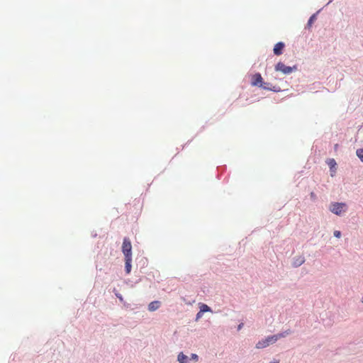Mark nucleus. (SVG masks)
<instances>
[{"instance_id": "1", "label": "nucleus", "mask_w": 363, "mask_h": 363, "mask_svg": "<svg viewBox=\"0 0 363 363\" xmlns=\"http://www.w3.org/2000/svg\"><path fill=\"white\" fill-rule=\"evenodd\" d=\"M290 333H291L290 330H286L281 333L269 336V337H266L264 340L259 341L256 344V348L262 349V348L267 347L270 344H273V343L276 342L279 339L286 337L287 335L290 334Z\"/></svg>"}, {"instance_id": "2", "label": "nucleus", "mask_w": 363, "mask_h": 363, "mask_svg": "<svg viewBox=\"0 0 363 363\" xmlns=\"http://www.w3.org/2000/svg\"><path fill=\"white\" fill-rule=\"evenodd\" d=\"M347 206L345 203H333L330 206V210L336 215H340L346 211Z\"/></svg>"}, {"instance_id": "3", "label": "nucleus", "mask_w": 363, "mask_h": 363, "mask_svg": "<svg viewBox=\"0 0 363 363\" xmlns=\"http://www.w3.org/2000/svg\"><path fill=\"white\" fill-rule=\"evenodd\" d=\"M275 70L277 72H281L284 74H289L291 73L293 71L296 70V67H289L285 65L284 63L279 62L275 66Z\"/></svg>"}, {"instance_id": "4", "label": "nucleus", "mask_w": 363, "mask_h": 363, "mask_svg": "<svg viewBox=\"0 0 363 363\" xmlns=\"http://www.w3.org/2000/svg\"><path fill=\"white\" fill-rule=\"evenodd\" d=\"M132 245L130 240L127 238L123 239L122 251L125 257H132Z\"/></svg>"}, {"instance_id": "5", "label": "nucleus", "mask_w": 363, "mask_h": 363, "mask_svg": "<svg viewBox=\"0 0 363 363\" xmlns=\"http://www.w3.org/2000/svg\"><path fill=\"white\" fill-rule=\"evenodd\" d=\"M251 84L252 86L262 87L264 89H270L269 87L263 84L262 77L259 73H257L252 76Z\"/></svg>"}, {"instance_id": "6", "label": "nucleus", "mask_w": 363, "mask_h": 363, "mask_svg": "<svg viewBox=\"0 0 363 363\" xmlns=\"http://www.w3.org/2000/svg\"><path fill=\"white\" fill-rule=\"evenodd\" d=\"M284 46H285V45L282 42H279L277 44H275L274 47V50H273L274 55H281L283 52Z\"/></svg>"}, {"instance_id": "7", "label": "nucleus", "mask_w": 363, "mask_h": 363, "mask_svg": "<svg viewBox=\"0 0 363 363\" xmlns=\"http://www.w3.org/2000/svg\"><path fill=\"white\" fill-rule=\"evenodd\" d=\"M132 257H125V269L126 274H129L131 271Z\"/></svg>"}, {"instance_id": "8", "label": "nucleus", "mask_w": 363, "mask_h": 363, "mask_svg": "<svg viewBox=\"0 0 363 363\" xmlns=\"http://www.w3.org/2000/svg\"><path fill=\"white\" fill-rule=\"evenodd\" d=\"M160 306V302L155 301L151 302L148 306V310L150 311H155Z\"/></svg>"}, {"instance_id": "9", "label": "nucleus", "mask_w": 363, "mask_h": 363, "mask_svg": "<svg viewBox=\"0 0 363 363\" xmlns=\"http://www.w3.org/2000/svg\"><path fill=\"white\" fill-rule=\"evenodd\" d=\"M187 356L184 354L182 352H180L178 354L177 359L179 362V363H187Z\"/></svg>"}, {"instance_id": "10", "label": "nucleus", "mask_w": 363, "mask_h": 363, "mask_svg": "<svg viewBox=\"0 0 363 363\" xmlns=\"http://www.w3.org/2000/svg\"><path fill=\"white\" fill-rule=\"evenodd\" d=\"M316 20V16L315 14H313L312 15L308 21V23H307V26L308 28L311 27L312 24L313 23V22Z\"/></svg>"}, {"instance_id": "11", "label": "nucleus", "mask_w": 363, "mask_h": 363, "mask_svg": "<svg viewBox=\"0 0 363 363\" xmlns=\"http://www.w3.org/2000/svg\"><path fill=\"white\" fill-rule=\"evenodd\" d=\"M303 262H304V259H303V257H301L298 259H297L296 261L294 262V266L298 267V266L301 265Z\"/></svg>"}, {"instance_id": "12", "label": "nucleus", "mask_w": 363, "mask_h": 363, "mask_svg": "<svg viewBox=\"0 0 363 363\" xmlns=\"http://www.w3.org/2000/svg\"><path fill=\"white\" fill-rule=\"evenodd\" d=\"M357 157L363 162V149H358L356 152Z\"/></svg>"}, {"instance_id": "13", "label": "nucleus", "mask_w": 363, "mask_h": 363, "mask_svg": "<svg viewBox=\"0 0 363 363\" xmlns=\"http://www.w3.org/2000/svg\"><path fill=\"white\" fill-rule=\"evenodd\" d=\"M200 308L201 312H207L210 311V308L206 304H203Z\"/></svg>"}, {"instance_id": "14", "label": "nucleus", "mask_w": 363, "mask_h": 363, "mask_svg": "<svg viewBox=\"0 0 363 363\" xmlns=\"http://www.w3.org/2000/svg\"><path fill=\"white\" fill-rule=\"evenodd\" d=\"M191 359L196 362V361H198V359H199V357H198V355H197V354H192L191 355Z\"/></svg>"}, {"instance_id": "15", "label": "nucleus", "mask_w": 363, "mask_h": 363, "mask_svg": "<svg viewBox=\"0 0 363 363\" xmlns=\"http://www.w3.org/2000/svg\"><path fill=\"white\" fill-rule=\"evenodd\" d=\"M328 164L330 166V167H334L336 164V162H335L334 159H332V160H330Z\"/></svg>"}, {"instance_id": "16", "label": "nucleus", "mask_w": 363, "mask_h": 363, "mask_svg": "<svg viewBox=\"0 0 363 363\" xmlns=\"http://www.w3.org/2000/svg\"><path fill=\"white\" fill-rule=\"evenodd\" d=\"M334 235H335V237H336V238H340V236H341V233H340V231H339V230H335V231L334 232Z\"/></svg>"}, {"instance_id": "17", "label": "nucleus", "mask_w": 363, "mask_h": 363, "mask_svg": "<svg viewBox=\"0 0 363 363\" xmlns=\"http://www.w3.org/2000/svg\"><path fill=\"white\" fill-rule=\"evenodd\" d=\"M242 324L239 325H238V330H240L242 328Z\"/></svg>"}, {"instance_id": "18", "label": "nucleus", "mask_w": 363, "mask_h": 363, "mask_svg": "<svg viewBox=\"0 0 363 363\" xmlns=\"http://www.w3.org/2000/svg\"><path fill=\"white\" fill-rule=\"evenodd\" d=\"M311 197H314V196H315L314 193H311Z\"/></svg>"}, {"instance_id": "19", "label": "nucleus", "mask_w": 363, "mask_h": 363, "mask_svg": "<svg viewBox=\"0 0 363 363\" xmlns=\"http://www.w3.org/2000/svg\"><path fill=\"white\" fill-rule=\"evenodd\" d=\"M362 302L363 303V296H362Z\"/></svg>"}]
</instances>
